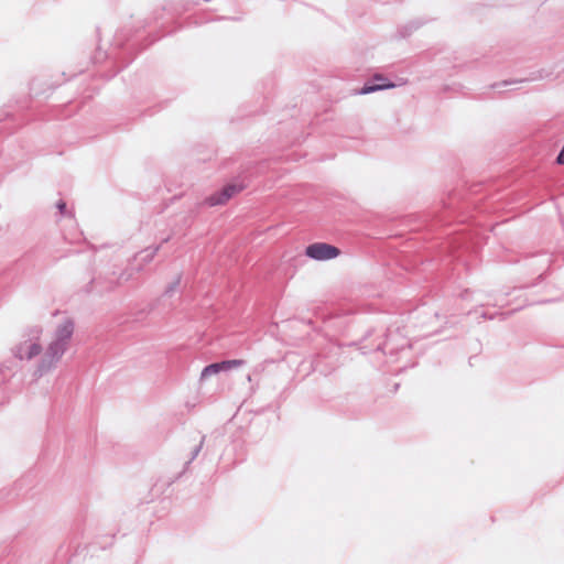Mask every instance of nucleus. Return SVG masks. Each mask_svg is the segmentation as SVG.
Masks as SVG:
<instances>
[{
	"mask_svg": "<svg viewBox=\"0 0 564 564\" xmlns=\"http://www.w3.org/2000/svg\"><path fill=\"white\" fill-rule=\"evenodd\" d=\"M57 207L58 209L61 210V213H64L65 208H66V204L64 202H59L57 204Z\"/></svg>",
	"mask_w": 564,
	"mask_h": 564,
	"instance_id": "8",
	"label": "nucleus"
},
{
	"mask_svg": "<svg viewBox=\"0 0 564 564\" xmlns=\"http://www.w3.org/2000/svg\"><path fill=\"white\" fill-rule=\"evenodd\" d=\"M242 186L237 184H228L224 186L219 192H216L205 199V204L214 207L218 205H225L229 199L239 194L242 191Z\"/></svg>",
	"mask_w": 564,
	"mask_h": 564,
	"instance_id": "3",
	"label": "nucleus"
},
{
	"mask_svg": "<svg viewBox=\"0 0 564 564\" xmlns=\"http://www.w3.org/2000/svg\"><path fill=\"white\" fill-rule=\"evenodd\" d=\"M375 79L379 82V84L377 85H365L361 90H360V94L362 95H366V94H370V93H373L376 90H379V89H384V88H392L394 87V84H391V83H387L386 82V78H383L381 75H377L375 76Z\"/></svg>",
	"mask_w": 564,
	"mask_h": 564,
	"instance_id": "6",
	"label": "nucleus"
},
{
	"mask_svg": "<svg viewBox=\"0 0 564 564\" xmlns=\"http://www.w3.org/2000/svg\"><path fill=\"white\" fill-rule=\"evenodd\" d=\"M41 345L36 343H25L20 346L18 355L20 359H32L41 352Z\"/></svg>",
	"mask_w": 564,
	"mask_h": 564,
	"instance_id": "5",
	"label": "nucleus"
},
{
	"mask_svg": "<svg viewBox=\"0 0 564 564\" xmlns=\"http://www.w3.org/2000/svg\"><path fill=\"white\" fill-rule=\"evenodd\" d=\"M556 161L558 164H564V145H563V149L561 150Z\"/></svg>",
	"mask_w": 564,
	"mask_h": 564,
	"instance_id": "7",
	"label": "nucleus"
},
{
	"mask_svg": "<svg viewBox=\"0 0 564 564\" xmlns=\"http://www.w3.org/2000/svg\"><path fill=\"white\" fill-rule=\"evenodd\" d=\"M305 254L313 260L326 261L337 258L340 254V250L326 242H314L306 247Z\"/></svg>",
	"mask_w": 564,
	"mask_h": 564,
	"instance_id": "2",
	"label": "nucleus"
},
{
	"mask_svg": "<svg viewBox=\"0 0 564 564\" xmlns=\"http://www.w3.org/2000/svg\"><path fill=\"white\" fill-rule=\"evenodd\" d=\"M73 330L74 325L69 321H66L58 326L55 333V337L50 343L42 358L40 371H46L51 369L61 359L73 335Z\"/></svg>",
	"mask_w": 564,
	"mask_h": 564,
	"instance_id": "1",
	"label": "nucleus"
},
{
	"mask_svg": "<svg viewBox=\"0 0 564 564\" xmlns=\"http://www.w3.org/2000/svg\"><path fill=\"white\" fill-rule=\"evenodd\" d=\"M245 364L242 359H230L220 362H215L206 366L200 372V380H205L210 376H215L220 371H227L234 368L241 367Z\"/></svg>",
	"mask_w": 564,
	"mask_h": 564,
	"instance_id": "4",
	"label": "nucleus"
}]
</instances>
